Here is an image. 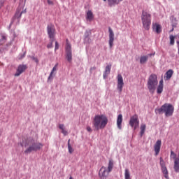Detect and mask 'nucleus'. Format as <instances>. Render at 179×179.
<instances>
[{
  "label": "nucleus",
  "mask_w": 179,
  "mask_h": 179,
  "mask_svg": "<svg viewBox=\"0 0 179 179\" xmlns=\"http://www.w3.org/2000/svg\"><path fill=\"white\" fill-rule=\"evenodd\" d=\"M58 48H59V44L56 41L55 50H57Z\"/></svg>",
  "instance_id": "36"
},
{
  "label": "nucleus",
  "mask_w": 179,
  "mask_h": 179,
  "mask_svg": "<svg viewBox=\"0 0 179 179\" xmlns=\"http://www.w3.org/2000/svg\"><path fill=\"white\" fill-rule=\"evenodd\" d=\"M170 44H171V45L174 44V36L173 35L170 36Z\"/></svg>",
  "instance_id": "30"
},
{
  "label": "nucleus",
  "mask_w": 179,
  "mask_h": 179,
  "mask_svg": "<svg viewBox=\"0 0 179 179\" xmlns=\"http://www.w3.org/2000/svg\"><path fill=\"white\" fill-rule=\"evenodd\" d=\"M87 131L88 132H92L93 130H92V127H90V126L87 127Z\"/></svg>",
  "instance_id": "38"
},
{
  "label": "nucleus",
  "mask_w": 179,
  "mask_h": 179,
  "mask_svg": "<svg viewBox=\"0 0 179 179\" xmlns=\"http://www.w3.org/2000/svg\"><path fill=\"white\" fill-rule=\"evenodd\" d=\"M59 129H62V131L63 129H65V127H64V124H59Z\"/></svg>",
  "instance_id": "39"
},
{
  "label": "nucleus",
  "mask_w": 179,
  "mask_h": 179,
  "mask_svg": "<svg viewBox=\"0 0 179 179\" xmlns=\"http://www.w3.org/2000/svg\"><path fill=\"white\" fill-rule=\"evenodd\" d=\"M122 87H124V78L121 74L117 75V90L119 93H122Z\"/></svg>",
  "instance_id": "10"
},
{
  "label": "nucleus",
  "mask_w": 179,
  "mask_h": 179,
  "mask_svg": "<svg viewBox=\"0 0 179 179\" xmlns=\"http://www.w3.org/2000/svg\"><path fill=\"white\" fill-rule=\"evenodd\" d=\"M69 179H72V176H71V177L69 178Z\"/></svg>",
  "instance_id": "43"
},
{
  "label": "nucleus",
  "mask_w": 179,
  "mask_h": 179,
  "mask_svg": "<svg viewBox=\"0 0 179 179\" xmlns=\"http://www.w3.org/2000/svg\"><path fill=\"white\" fill-rule=\"evenodd\" d=\"M103 1H107V0H103Z\"/></svg>",
  "instance_id": "44"
},
{
  "label": "nucleus",
  "mask_w": 179,
  "mask_h": 179,
  "mask_svg": "<svg viewBox=\"0 0 179 179\" xmlns=\"http://www.w3.org/2000/svg\"><path fill=\"white\" fill-rule=\"evenodd\" d=\"M5 3V0H0V9L3 6V4Z\"/></svg>",
  "instance_id": "35"
},
{
  "label": "nucleus",
  "mask_w": 179,
  "mask_h": 179,
  "mask_svg": "<svg viewBox=\"0 0 179 179\" xmlns=\"http://www.w3.org/2000/svg\"><path fill=\"white\" fill-rule=\"evenodd\" d=\"M109 6H113V5H118L120 2H122V0H108Z\"/></svg>",
  "instance_id": "20"
},
{
  "label": "nucleus",
  "mask_w": 179,
  "mask_h": 179,
  "mask_svg": "<svg viewBox=\"0 0 179 179\" xmlns=\"http://www.w3.org/2000/svg\"><path fill=\"white\" fill-rule=\"evenodd\" d=\"M66 52H72V46L71 45V43L68 41V39L66 40Z\"/></svg>",
  "instance_id": "21"
},
{
  "label": "nucleus",
  "mask_w": 179,
  "mask_h": 179,
  "mask_svg": "<svg viewBox=\"0 0 179 179\" xmlns=\"http://www.w3.org/2000/svg\"><path fill=\"white\" fill-rule=\"evenodd\" d=\"M117 125L118 129H122V115L120 114L117 118Z\"/></svg>",
  "instance_id": "16"
},
{
  "label": "nucleus",
  "mask_w": 179,
  "mask_h": 179,
  "mask_svg": "<svg viewBox=\"0 0 179 179\" xmlns=\"http://www.w3.org/2000/svg\"><path fill=\"white\" fill-rule=\"evenodd\" d=\"M93 71H96V66H93V67L90 68V73H92V72H93Z\"/></svg>",
  "instance_id": "37"
},
{
  "label": "nucleus",
  "mask_w": 179,
  "mask_h": 179,
  "mask_svg": "<svg viewBox=\"0 0 179 179\" xmlns=\"http://www.w3.org/2000/svg\"><path fill=\"white\" fill-rule=\"evenodd\" d=\"M173 73H174V71H173L172 69H169L165 73V76L164 77V80H170V79H171V76H173Z\"/></svg>",
  "instance_id": "18"
},
{
  "label": "nucleus",
  "mask_w": 179,
  "mask_h": 179,
  "mask_svg": "<svg viewBox=\"0 0 179 179\" xmlns=\"http://www.w3.org/2000/svg\"><path fill=\"white\" fill-rule=\"evenodd\" d=\"M66 58L69 62H72V52H66Z\"/></svg>",
  "instance_id": "22"
},
{
  "label": "nucleus",
  "mask_w": 179,
  "mask_h": 179,
  "mask_svg": "<svg viewBox=\"0 0 179 179\" xmlns=\"http://www.w3.org/2000/svg\"><path fill=\"white\" fill-rule=\"evenodd\" d=\"M110 72H111V64L106 66L105 71L103 73V79H107V76L110 75Z\"/></svg>",
  "instance_id": "17"
},
{
  "label": "nucleus",
  "mask_w": 179,
  "mask_h": 179,
  "mask_svg": "<svg viewBox=\"0 0 179 179\" xmlns=\"http://www.w3.org/2000/svg\"><path fill=\"white\" fill-rule=\"evenodd\" d=\"M160 148H162V140H157L154 145L155 156H157L160 153Z\"/></svg>",
  "instance_id": "13"
},
{
  "label": "nucleus",
  "mask_w": 179,
  "mask_h": 179,
  "mask_svg": "<svg viewBox=\"0 0 179 179\" xmlns=\"http://www.w3.org/2000/svg\"><path fill=\"white\" fill-rule=\"evenodd\" d=\"M140 136L142 138L143 136V134H145V131H146V124H141L140 127Z\"/></svg>",
  "instance_id": "19"
},
{
  "label": "nucleus",
  "mask_w": 179,
  "mask_h": 179,
  "mask_svg": "<svg viewBox=\"0 0 179 179\" xmlns=\"http://www.w3.org/2000/svg\"><path fill=\"white\" fill-rule=\"evenodd\" d=\"M57 66H58V64H55V66L53 67L52 71L50 72V74L48 77V80H52V75L54 74V72L57 71Z\"/></svg>",
  "instance_id": "23"
},
{
  "label": "nucleus",
  "mask_w": 179,
  "mask_h": 179,
  "mask_svg": "<svg viewBox=\"0 0 179 179\" xmlns=\"http://www.w3.org/2000/svg\"><path fill=\"white\" fill-rule=\"evenodd\" d=\"M159 164L161 166V170L164 174V177H165L166 179H169V171L167 170V167H166V162L162 157L159 158Z\"/></svg>",
  "instance_id": "8"
},
{
  "label": "nucleus",
  "mask_w": 179,
  "mask_h": 179,
  "mask_svg": "<svg viewBox=\"0 0 179 179\" xmlns=\"http://www.w3.org/2000/svg\"><path fill=\"white\" fill-rule=\"evenodd\" d=\"M109 31V45L110 48H113V45H114V31L111 29V27L108 28Z\"/></svg>",
  "instance_id": "12"
},
{
  "label": "nucleus",
  "mask_w": 179,
  "mask_h": 179,
  "mask_svg": "<svg viewBox=\"0 0 179 179\" xmlns=\"http://www.w3.org/2000/svg\"><path fill=\"white\" fill-rule=\"evenodd\" d=\"M24 57H26V53H24L23 55H22L20 56V57L19 58V59H23V58H24Z\"/></svg>",
  "instance_id": "41"
},
{
  "label": "nucleus",
  "mask_w": 179,
  "mask_h": 179,
  "mask_svg": "<svg viewBox=\"0 0 179 179\" xmlns=\"http://www.w3.org/2000/svg\"><path fill=\"white\" fill-rule=\"evenodd\" d=\"M47 2L48 5H54V2H52L51 0H48Z\"/></svg>",
  "instance_id": "40"
},
{
  "label": "nucleus",
  "mask_w": 179,
  "mask_h": 179,
  "mask_svg": "<svg viewBox=\"0 0 179 179\" xmlns=\"http://www.w3.org/2000/svg\"><path fill=\"white\" fill-rule=\"evenodd\" d=\"M141 22L145 30H149L150 29V24H152V15L148 11L143 10Z\"/></svg>",
  "instance_id": "6"
},
{
  "label": "nucleus",
  "mask_w": 179,
  "mask_h": 179,
  "mask_svg": "<svg viewBox=\"0 0 179 179\" xmlns=\"http://www.w3.org/2000/svg\"><path fill=\"white\" fill-rule=\"evenodd\" d=\"M47 31L50 40L55 38V27L52 24H49L47 26Z\"/></svg>",
  "instance_id": "9"
},
{
  "label": "nucleus",
  "mask_w": 179,
  "mask_h": 179,
  "mask_svg": "<svg viewBox=\"0 0 179 179\" xmlns=\"http://www.w3.org/2000/svg\"><path fill=\"white\" fill-rule=\"evenodd\" d=\"M70 142H71V139H69V141H68V149H69V152L70 154H72V153H73V148H72V146H71Z\"/></svg>",
  "instance_id": "28"
},
{
  "label": "nucleus",
  "mask_w": 179,
  "mask_h": 179,
  "mask_svg": "<svg viewBox=\"0 0 179 179\" xmlns=\"http://www.w3.org/2000/svg\"><path fill=\"white\" fill-rule=\"evenodd\" d=\"M62 134L66 136V135H68V131L65 130V129H63V130H62Z\"/></svg>",
  "instance_id": "34"
},
{
  "label": "nucleus",
  "mask_w": 179,
  "mask_h": 179,
  "mask_svg": "<svg viewBox=\"0 0 179 179\" xmlns=\"http://www.w3.org/2000/svg\"><path fill=\"white\" fill-rule=\"evenodd\" d=\"M94 18V15H93L92 10H88L87 13V19H88V20H92Z\"/></svg>",
  "instance_id": "25"
},
{
  "label": "nucleus",
  "mask_w": 179,
  "mask_h": 179,
  "mask_svg": "<svg viewBox=\"0 0 179 179\" xmlns=\"http://www.w3.org/2000/svg\"><path fill=\"white\" fill-rule=\"evenodd\" d=\"M31 59H33V61H34L36 64H38V59H37V57H31Z\"/></svg>",
  "instance_id": "33"
},
{
  "label": "nucleus",
  "mask_w": 179,
  "mask_h": 179,
  "mask_svg": "<svg viewBox=\"0 0 179 179\" xmlns=\"http://www.w3.org/2000/svg\"><path fill=\"white\" fill-rule=\"evenodd\" d=\"M163 87H164V81H163V78H162L157 88V94H162V93H163Z\"/></svg>",
  "instance_id": "15"
},
{
  "label": "nucleus",
  "mask_w": 179,
  "mask_h": 179,
  "mask_svg": "<svg viewBox=\"0 0 179 179\" xmlns=\"http://www.w3.org/2000/svg\"><path fill=\"white\" fill-rule=\"evenodd\" d=\"M92 34V31H86L85 32V37H89Z\"/></svg>",
  "instance_id": "32"
},
{
  "label": "nucleus",
  "mask_w": 179,
  "mask_h": 179,
  "mask_svg": "<svg viewBox=\"0 0 179 179\" xmlns=\"http://www.w3.org/2000/svg\"><path fill=\"white\" fill-rule=\"evenodd\" d=\"M0 52H1V49H0Z\"/></svg>",
  "instance_id": "45"
},
{
  "label": "nucleus",
  "mask_w": 179,
  "mask_h": 179,
  "mask_svg": "<svg viewBox=\"0 0 179 179\" xmlns=\"http://www.w3.org/2000/svg\"><path fill=\"white\" fill-rule=\"evenodd\" d=\"M157 85H159V81L157 80V76L156 74H151L148 78V80L147 83V87L152 94L155 93L156 88L157 87Z\"/></svg>",
  "instance_id": "5"
},
{
  "label": "nucleus",
  "mask_w": 179,
  "mask_h": 179,
  "mask_svg": "<svg viewBox=\"0 0 179 179\" xmlns=\"http://www.w3.org/2000/svg\"><path fill=\"white\" fill-rule=\"evenodd\" d=\"M52 43H54V39H50V43L48 45V48H52Z\"/></svg>",
  "instance_id": "31"
},
{
  "label": "nucleus",
  "mask_w": 179,
  "mask_h": 179,
  "mask_svg": "<svg viewBox=\"0 0 179 179\" xmlns=\"http://www.w3.org/2000/svg\"><path fill=\"white\" fill-rule=\"evenodd\" d=\"M23 12L24 11L20 12V10H17L15 15L14 16L15 17V19H20V17H22V15H23Z\"/></svg>",
  "instance_id": "26"
},
{
  "label": "nucleus",
  "mask_w": 179,
  "mask_h": 179,
  "mask_svg": "<svg viewBox=\"0 0 179 179\" xmlns=\"http://www.w3.org/2000/svg\"><path fill=\"white\" fill-rule=\"evenodd\" d=\"M108 124V118L105 115H95L92 122L94 131H99V129H104Z\"/></svg>",
  "instance_id": "1"
},
{
  "label": "nucleus",
  "mask_w": 179,
  "mask_h": 179,
  "mask_svg": "<svg viewBox=\"0 0 179 179\" xmlns=\"http://www.w3.org/2000/svg\"><path fill=\"white\" fill-rule=\"evenodd\" d=\"M124 179H131V173H129V169H125Z\"/></svg>",
  "instance_id": "27"
},
{
  "label": "nucleus",
  "mask_w": 179,
  "mask_h": 179,
  "mask_svg": "<svg viewBox=\"0 0 179 179\" xmlns=\"http://www.w3.org/2000/svg\"><path fill=\"white\" fill-rule=\"evenodd\" d=\"M159 114H165L166 117H171L174 113V106L171 103H166L156 110Z\"/></svg>",
  "instance_id": "4"
},
{
  "label": "nucleus",
  "mask_w": 179,
  "mask_h": 179,
  "mask_svg": "<svg viewBox=\"0 0 179 179\" xmlns=\"http://www.w3.org/2000/svg\"><path fill=\"white\" fill-rule=\"evenodd\" d=\"M27 69V65L26 64H20L16 70V72L14 76L17 77L23 73Z\"/></svg>",
  "instance_id": "11"
},
{
  "label": "nucleus",
  "mask_w": 179,
  "mask_h": 179,
  "mask_svg": "<svg viewBox=\"0 0 179 179\" xmlns=\"http://www.w3.org/2000/svg\"><path fill=\"white\" fill-rule=\"evenodd\" d=\"M153 55L152 54H149L148 57H152Z\"/></svg>",
  "instance_id": "42"
},
{
  "label": "nucleus",
  "mask_w": 179,
  "mask_h": 179,
  "mask_svg": "<svg viewBox=\"0 0 179 179\" xmlns=\"http://www.w3.org/2000/svg\"><path fill=\"white\" fill-rule=\"evenodd\" d=\"M129 125L131 128H134V131L139 127V117L138 115L135 114L130 117Z\"/></svg>",
  "instance_id": "7"
},
{
  "label": "nucleus",
  "mask_w": 179,
  "mask_h": 179,
  "mask_svg": "<svg viewBox=\"0 0 179 179\" xmlns=\"http://www.w3.org/2000/svg\"><path fill=\"white\" fill-rule=\"evenodd\" d=\"M0 43H1V44H5V43H6V36H2Z\"/></svg>",
  "instance_id": "29"
},
{
  "label": "nucleus",
  "mask_w": 179,
  "mask_h": 179,
  "mask_svg": "<svg viewBox=\"0 0 179 179\" xmlns=\"http://www.w3.org/2000/svg\"><path fill=\"white\" fill-rule=\"evenodd\" d=\"M152 30L155 31L157 34H160V33H162V25L157 22L152 24Z\"/></svg>",
  "instance_id": "14"
},
{
  "label": "nucleus",
  "mask_w": 179,
  "mask_h": 179,
  "mask_svg": "<svg viewBox=\"0 0 179 179\" xmlns=\"http://www.w3.org/2000/svg\"><path fill=\"white\" fill-rule=\"evenodd\" d=\"M113 169H114V161L113 159H109L108 164V168L103 166L101 167L99 171V177L100 179H107L110 173L113 171Z\"/></svg>",
  "instance_id": "3"
},
{
  "label": "nucleus",
  "mask_w": 179,
  "mask_h": 179,
  "mask_svg": "<svg viewBox=\"0 0 179 179\" xmlns=\"http://www.w3.org/2000/svg\"><path fill=\"white\" fill-rule=\"evenodd\" d=\"M24 146L27 148L24 151V153H25V155H29L31 152H37V150H40L44 145H43V143L36 142L33 138H28L24 143Z\"/></svg>",
  "instance_id": "2"
},
{
  "label": "nucleus",
  "mask_w": 179,
  "mask_h": 179,
  "mask_svg": "<svg viewBox=\"0 0 179 179\" xmlns=\"http://www.w3.org/2000/svg\"><path fill=\"white\" fill-rule=\"evenodd\" d=\"M149 56H141L140 58V64H146Z\"/></svg>",
  "instance_id": "24"
}]
</instances>
